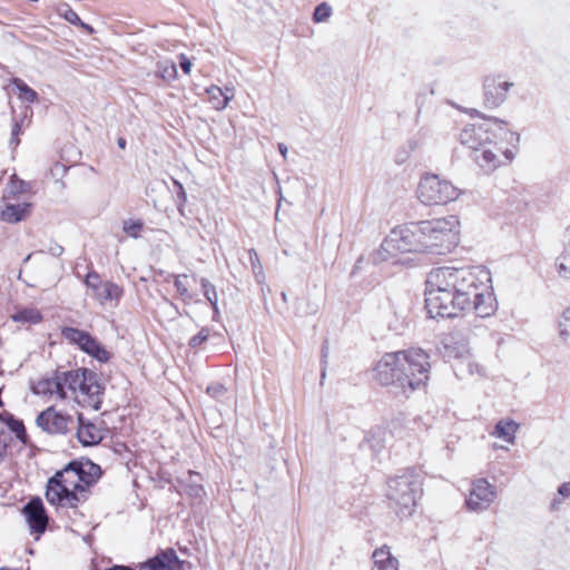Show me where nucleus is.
I'll return each instance as SVG.
<instances>
[{
	"mask_svg": "<svg viewBox=\"0 0 570 570\" xmlns=\"http://www.w3.org/2000/svg\"><path fill=\"white\" fill-rule=\"evenodd\" d=\"M332 14V8L327 3H321L315 8L313 19L315 22H324Z\"/></svg>",
	"mask_w": 570,
	"mask_h": 570,
	"instance_id": "33",
	"label": "nucleus"
},
{
	"mask_svg": "<svg viewBox=\"0 0 570 570\" xmlns=\"http://www.w3.org/2000/svg\"><path fill=\"white\" fill-rule=\"evenodd\" d=\"M479 266H471L469 267L468 272L465 273V287H470V285H476L479 284V281L474 279L475 271Z\"/></svg>",
	"mask_w": 570,
	"mask_h": 570,
	"instance_id": "39",
	"label": "nucleus"
},
{
	"mask_svg": "<svg viewBox=\"0 0 570 570\" xmlns=\"http://www.w3.org/2000/svg\"><path fill=\"white\" fill-rule=\"evenodd\" d=\"M208 337V331L207 330H202L197 335L193 336L190 338V346L193 347H196L198 345H200L203 342H205Z\"/></svg>",
	"mask_w": 570,
	"mask_h": 570,
	"instance_id": "37",
	"label": "nucleus"
},
{
	"mask_svg": "<svg viewBox=\"0 0 570 570\" xmlns=\"http://www.w3.org/2000/svg\"><path fill=\"white\" fill-rule=\"evenodd\" d=\"M423 479L415 471H406L389 479L385 495L400 518H407L415 511L422 493Z\"/></svg>",
	"mask_w": 570,
	"mask_h": 570,
	"instance_id": "4",
	"label": "nucleus"
},
{
	"mask_svg": "<svg viewBox=\"0 0 570 570\" xmlns=\"http://www.w3.org/2000/svg\"><path fill=\"white\" fill-rule=\"evenodd\" d=\"M85 283L101 305L116 306L124 294V289L119 285L111 282H101L97 274H88Z\"/></svg>",
	"mask_w": 570,
	"mask_h": 570,
	"instance_id": "13",
	"label": "nucleus"
},
{
	"mask_svg": "<svg viewBox=\"0 0 570 570\" xmlns=\"http://www.w3.org/2000/svg\"><path fill=\"white\" fill-rule=\"evenodd\" d=\"M499 135L501 139L472 151L474 161L487 174L512 161L518 151L519 136L515 132L502 128Z\"/></svg>",
	"mask_w": 570,
	"mask_h": 570,
	"instance_id": "5",
	"label": "nucleus"
},
{
	"mask_svg": "<svg viewBox=\"0 0 570 570\" xmlns=\"http://www.w3.org/2000/svg\"><path fill=\"white\" fill-rule=\"evenodd\" d=\"M519 424L510 419L500 420L493 431V435L502 439L508 443H513Z\"/></svg>",
	"mask_w": 570,
	"mask_h": 570,
	"instance_id": "26",
	"label": "nucleus"
},
{
	"mask_svg": "<svg viewBox=\"0 0 570 570\" xmlns=\"http://www.w3.org/2000/svg\"><path fill=\"white\" fill-rule=\"evenodd\" d=\"M190 283H195V279L189 278L187 275H179L175 278V287L181 299L187 303L194 299V294L189 292Z\"/></svg>",
	"mask_w": 570,
	"mask_h": 570,
	"instance_id": "28",
	"label": "nucleus"
},
{
	"mask_svg": "<svg viewBox=\"0 0 570 570\" xmlns=\"http://www.w3.org/2000/svg\"><path fill=\"white\" fill-rule=\"evenodd\" d=\"M63 373L57 375L55 379H41L32 385V392L37 395H52L56 394L59 399L65 400L68 397V392L63 386Z\"/></svg>",
	"mask_w": 570,
	"mask_h": 570,
	"instance_id": "18",
	"label": "nucleus"
},
{
	"mask_svg": "<svg viewBox=\"0 0 570 570\" xmlns=\"http://www.w3.org/2000/svg\"><path fill=\"white\" fill-rule=\"evenodd\" d=\"M79 428L77 438L83 445H96L102 440V431L92 423H85L81 414L78 415Z\"/></svg>",
	"mask_w": 570,
	"mask_h": 570,
	"instance_id": "22",
	"label": "nucleus"
},
{
	"mask_svg": "<svg viewBox=\"0 0 570 570\" xmlns=\"http://www.w3.org/2000/svg\"><path fill=\"white\" fill-rule=\"evenodd\" d=\"M559 327L562 336L566 337L570 335V307L563 312L559 322Z\"/></svg>",
	"mask_w": 570,
	"mask_h": 570,
	"instance_id": "36",
	"label": "nucleus"
},
{
	"mask_svg": "<svg viewBox=\"0 0 570 570\" xmlns=\"http://www.w3.org/2000/svg\"><path fill=\"white\" fill-rule=\"evenodd\" d=\"M561 504V500L554 499L551 503V509H557Z\"/></svg>",
	"mask_w": 570,
	"mask_h": 570,
	"instance_id": "43",
	"label": "nucleus"
},
{
	"mask_svg": "<svg viewBox=\"0 0 570 570\" xmlns=\"http://www.w3.org/2000/svg\"><path fill=\"white\" fill-rule=\"evenodd\" d=\"M415 196L424 206H445L459 199L461 190L451 181L442 179L439 175L428 173L420 178Z\"/></svg>",
	"mask_w": 570,
	"mask_h": 570,
	"instance_id": "7",
	"label": "nucleus"
},
{
	"mask_svg": "<svg viewBox=\"0 0 570 570\" xmlns=\"http://www.w3.org/2000/svg\"><path fill=\"white\" fill-rule=\"evenodd\" d=\"M484 87V105L488 108H497L507 99L508 91L513 87V82L508 81L502 76L487 77Z\"/></svg>",
	"mask_w": 570,
	"mask_h": 570,
	"instance_id": "14",
	"label": "nucleus"
},
{
	"mask_svg": "<svg viewBox=\"0 0 570 570\" xmlns=\"http://www.w3.org/2000/svg\"><path fill=\"white\" fill-rule=\"evenodd\" d=\"M23 515L32 533L41 534L46 531L48 517L41 499H32L23 508Z\"/></svg>",
	"mask_w": 570,
	"mask_h": 570,
	"instance_id": "16",
	"label": "nucleus"
},
{
	"mask_svg": "<svg viewBox=\"0 0 570 570\" xmlns=\"http://www.w3.org/2000/svg\"><path fill=\"white\" fill-rule=\"evenodd\" d=\"M557 271L563 278L570 279V242H568L558 257Z\"/></svg>",
	"mask_w": 570,
	"mask_h": 570,
	"instance_id": "29",
	"label": "nucleus"
},
{
	"mask_svg": "<svg viewBox=\"0 0 570 570\" xmlns=\"http://www.w3.org/2000/svg\"><path fill=\"white\" fill-rule=\"evenodd\" d=\"M190 479H196L191 483L187 484L185 488V492L194 499H203L205 495V489L202 484H199L197 481L200 480L199 474L197 473H189Z\"/></svg>",
	"mask_w": 570,
	"mask_h": 570,
	"instance_id": "31",
	"label": "nucleus"
},
{
	"mask_svg": "<svg viewBox=\"0 0 570 570\" xmlns=\"http://www.w3.org/2000/svg\"><path fill=\"white\" fill-rule=\"evenodd\" d=\"M23 190V181L12 176L9 183V193L16 194Z\"/></svg>",
	"mask_w": 570,
	"mask_h": 570,
	"instance_id": "38",
	"label": "nucleus"
},
{
	"mask_svg": "<svg viewBox=\"0 0 570 570\" xmlns=\"http://www.w3.org/2000/svg\"><path fill=\"white\" fill-rule=\"evenodd\" d=\"M193 63L191 61L185 56H180V68L186 75H189L191 71Z\"/></svg>",
	"mask_w": 570,
	"mask_h": 570,
	"instance_id": "40",
	"label": "nucleus"
},
{
	"mask_svg": "<svg viewBox=\"0 0 570 570\" xmlns=\"http://www.w3.org/2000/svg\"><path fill=\"white\" fill-rule=\"evenodd\" d=\"M71 421V416L63 415L53 407H48L37 417V423L42 430L56 434L66 433Z\"/></svg>",
	"mask_w": 570,
	"mask_h": 570,
	"instance_id": "15",
	"label": "nucleus"
},
{
	"mask_svg": "<svg viewBox=\"0 0 570 570\" xmlns=\"http://www.w3.org/2000/svg\"><path fill=\"white\" fill-rule=\"evenodd\" d=\"M14 132H18V125H14Z\"/></svg>",
	"mask_w": 570,
	"mask_h": 570,
	"instance_id": "47",
	"label": "nucleus"
},
{
	"mask_svg": "<svg viewBox=\"0 0 570 570\" xmlns=\"http://www.w3.org/2000/svg\"><path fill=\"white\" fill-rule=\"evenodd\" d=\"M63 386L68 396L72 397L80 405L99 409L102 386L98 375L85 367L63 372Z\"/></svg>",
	"mask_w": 570,
	"mask_h": 570,
	"instance_id": "6",
	"label": "nucleus"
},
{
	"mask_svg": "<svg viewBox=\"0 0 570 570\" xmlns=\"http://www.w3.org/2000/svg\"><path fill=\"white\" fill-rule=\"evenodd\" d=\"M119 148L125 149L126 148V140L124 138H119L117 141Z\"/></svg>",
	"mask_w": 570,
	"mask_h": 570,
	"instance_id": "42",
	"label": "nucleus"
},
{
	"mask_svg": "<svg viewBox=\"0 0 570 570\" xmlns=\"http://www.w3.org/2000/svg\"><path fill=\"white\" fill-rule=\"evenodd\" d=\"M465 112L472 120L465 126V145L472 151L501 139L499 132L502 128H508L505 122L497 118L480 116L474 109L465 110Z\"/></svg>",
	"mask_w": 570,
	"mask_h": 570,
	"instance_id": "8",
	"label": "nucleus"
},
{
	"mask_svg": "<svg viewBox=\"0 0 570 570\" xmlns=\"http://www.w3.org/2000/svg\"><path fill=\"white\" fill-rule=\"evenodd\" d=\"M11 320L21 325H33L41 322L42 315L35 307H20L11 315Z\"/></svg>",
	"mask_w": 570,
	"mask_h": 570,
	"instance_id": "25",
	"label": "nucleus"
},
{
	"mask_svg": "<svg viewBox=\"0 0 570 570\" xmlns=\"http://www.w3.org/2000/svg\"><path fill=\"white\" fill-rule=\"evenodd\" d=\"M497 498V490L485 479H478L471 483L469 495L465 498V505L473 511L488 509Z\"/></svg>",
	"mask_w": 570,
	"mask_h": 570,
	"instance_id": "12",
	"label": "nucleus"
},
{
	"mask_svg": "<svg viewBox=\"0 0 570 570\" xmlns=\"http://www.w3.org/2000/svg\"><path fill=\"white\" fill-rule=\"evenodd\" d=\"M568 229H569V232H570V227H569Z\"/></svg>",
	"mask_w": 570,
	"mask_h": 570,
	"instance_id": "48",
	"label": "nucleus"
},
{
	"mask_svg": "<svg viewBox=\"0 0 570 570\" xmlns=\"http://www.w3.org/2000/svg\"><path fill=\"white\" fill-rule=\"evenodd\" d=\"M73 18L78 19L77 14L75 12H71L70 21H73Z\"/></svg>",
	"mask_w": 570,
	"mask_h": 570,
	"instance_id": "46",
	"label": "nucleus"
},
{
	"mask_svg": "<svg viewBox=\"0 0 570 570\" xmlns=\"http://www.w3.org/2000/svg\"><path fill=\"white\" fill-rule=\"evenodd\" d=\"M471 305L473 313L479 317H490L498 309L497 298L494 293H488L478 297L466 301Z\"/></svg>",
	"mask_w": 570,
	"mask_h": 570,
	"instance_id": "20",
	"label": "nucleus"
},
{
	"mask_svg": "<svg viewBox=\"0 0 570 570\" xmlns=\"http://www.w3.org/2000/svg\"><path fill=\"white\" fill-rule=\"evenodd\" d=\"M461 243V218L449 215L396 226L374 252L375 263L412 267L420 254L446 255Z\"/></svg>",
	"mask_w": 570,
	"mask_h": 570,
	"instance_id": "1",
	"label": "nucleus"
},
{
	"mask_svg": "<svg viewBox=\"0 0 570 570\" xmlns=\"http://www.w3.org/2000/svg\"><path fill=\"white\" fill-rule=\"evenodd\" d=\"M7 424L10 430L16 433L17 438L24 441L26 431L21 421L13 419L11 415H8Z\"/></svg>",
	"mask_w": 570,
	"mask_h": 570,
	"instance_id": "35",
	"label": "nucleus"
},
{
	"mask_svg": "<svg viewBox=\"0 0 570 570\" xmlns=\"http://www.w3.org/2000/svg\"><path fill=\"white\" fill-rule=\"evenodd\" d=\"M463 294L425 292V309L430 318H453L463 309Z\"/></svg>",
	"mask_w": 570,
	"mask_h": 570,
	"instance_id": "9",
	"label": "nucleus"
},
{
	"mask_svg": "<svg viewBox=\"0 0 570 570\" xmlns=\"http://www.w3.org/2000/svg\"><path fill=\"white\" fill-rule=\"evenodd\" d=\"M30 213V205L27 203L6 205L0 212V219L14 224L23 220Z\"/></svg>",
	"mask_w": 570,
	"mask_h": 570,
	"instance_id": "24",
	"label": "nucleus"
},
{
	"mask_svg": "<svg viewBox=\"0 0 570 570\" xmlns=\"http://www.w3.org/2000/svg\"><path fill=\"white\" fill-rule=\"evenodd\" d=\"M11 86L13 89V92L17 95V97L29 104H33L38 101V94L29 87L26 82H23L20 79H13L11 81Z\"/></svg>",
	"mask_w": 570,
	"mask_h": 570,
	"instance_id": "27",
	"label": "nucleus"
},
{
	"mask_svg": "<svg viewBox=\"0 0 570 570\" xmlns=\"http://www.w3.org/2000/svg\"><path fill=\"white\" fill-rule=\"evenodd\" d=\"M61 333L68 342L77 345L97 361L106 363L110 360L111 354L88 333L73 327H63Z\"/></svg>",
	"mask_w": 570,
	"mask_h": 570,
	"instance_id": "11",
	"label": "nucleus"
},
{
	"mask_svg": "<svg viewBox=\"0 0 570 570\" xmlns=\"http://www.w3.org/2000/svg\"><path fill=\"white\" fill-rule=\"evenodd\" d=\"M158 76L167 81L175 80L178 76L176 63L170 60L158 62Z\"/></svg>",
	"mask_w": 570,
	"mask_h": 570,
	"instance_id": "30",
	"label": "nucleus"
},
{
	"mask_svg": "<svg viewBox=\"0 0 570 570\" xmlns=\"http://www.w3.org/2000/svg\"><path fill=\"white\" fill-rule=\"evenodd\" d=\"M73 18L78 19L77 14L75 12H71L70 21H73Z\"/></svg>",
	"mask_w": 570,
	"mask_h": 570,
	"instance_id": "45",
	"label": "nucleus"
},
{
	"mask_svg": "<svg viewBox=\"0 0 570 570\" xmlns=\"http://www.w3.org/2000/svg\"><path fill=\"white\" fill-rule=\"evenodd\" d=\"M62 253V247L61 246H57L55 249H53V254L56 255H60Z\"/></svg>",
	"mask_w": 570,
	"mask_h": 570,
	"instance_id": "44",
	"label": "nucleus"
},
{
	"mask_svg": "<svg viewBox=\"0 0 570 570\" xmlns=\"http://www.w3.org/2000/svg\"><path fill=\"white\" fill-rule=\"evenodd\" d=\"M124 232L132 238H138L142 229V223L137 219H129L124 222Z\"/></svg>",
	"mask_w": 570,
	"mask_h": 570,
	"instance_id": "32",
	"label": "nucleus"
},
{
	"mask_svg": "<svg viewBox=\"0 0 570 570\" xmlns=\"http://www.w3.org/2000/svg\"><path fill=\"white\" fill-rule=\"evenodd\" d=\"M373 570H399V561L389 547L383 546L373 552Z\"/></svg>",
	"mask_w": 570,
	"mask_h": 570,
	"instance_id": "23",
	"label": "nucleus"
},
{
	"mask_svg": "<svg viewBox=\"0 0 570 570\" xmlns=\"http://www.w3.org/2000/svg\"><path fill=\"white\" fill-rule=\"evenodd\" d=\"M202 286L205 296L210 302L214 309L217 311V294L215 287L207 279H202Z\"/></svg>",
	"mask_w": 570,
	"mask_h": 570,
	"instance_id": "34",
	"label": "nucleus"
},
{
	"mask_svg": "<svg viewBox=\"0 0 570 570\" xmlns=\"http://www.w3.org/2000/svg\"><path fill=\"white\" fill-rule=\"evenodd\" d=\"M474 275V279L479 281V284L465 288V302L478 297L479 294L493 293L491 275L484 266H479Z\"/></svg>",
	"mask_w": 570,
	"mask_h": 570,
	"instance_id": "19",
	"label": "nucleus"
},
{
	"mask_svg": "<svg viewBox=\"0 0 570 570\" xmlns=\"http://www.w3.org/2000/svg\"><path fill=\"white\" fill-rule=\"evenodd\" d=\"M99 475V466L91 462L70 463L49 479L46 499L52 505L73 508L82 500L88 487Z\"/></svg>",
	"mask_w": 570,
	"mask_h": 570,
	"instance_id": "3",
	"label": "nucleus"
},
{
	"mask_svg": "<svg viewBox=\"0 0 570 570\" xmlns=\"http://www.w3.org/2000/svg\"><path fill=\"white\" fill-rule=\"evenodd\" d=\"M558 493L563 498L570 497V482L562 483L558 489Z\"/></svg>",
	"mask_w": 570,
	"mask_h": 570,
	"instance_id": "41",
	"label": "nucleus"
},
{
	"mask_svg": "<svg viewBox=\"0 0 570 570\" xmlns=\"http://www.w3.org/2000/svg\"><path fill=\"white\" fill-rule=\"evenodd\" d=\"M462 287L463 273L461 268L442 266L429 273L425 292L462 294Z\"/></svg>",
	"mask_w": 570,
	"mask_h": 570,
	"instance_id": "10",
	"label": "nucleus"
},
{
	"mask_svg": "<svg viewBox=\"0 0 570 570\" xmlns=\"http://www.w3.org/2000/svg\"><path fill=\"white\" fill-rule=\"evenodd\" d=\"M430 372V354L420 347H409L385 353L373 367V379L380 385H397L413 392L428 385Z\"/></svg>",
	"mask_w": 570,
	"mask_h": 570,
	"instance_id": "2",
	"label": "nucleus"
},
{
	"mask_svg": "<svg viewBox=\"0 0 570 570\" xmlns=\"http://www.w3.org/2000/svg\"><path fill=\"white\" fill-rule=\"evenodd\" d=\"M183 568L184 562L177 553L173 549H167L141 563L139 570H184Z\"/></svg>",
	"mask_w": 570,
	"mask_h": 570,
	"instance_id": "17",
	"label": "nucleus"
},
{
	"mask_svg": "<svg viewBox=\"0 0 570 570\" xmlns=\"http://www.w3.org/2000/svg\"><path fill=\"white\" fill-rule=\"evenodd\" d=\"M206 92L209 104L217 111L225 110L235 96L234 88L223 89L216 85L209 86Z\"/></svg>",
	"mask_w": 570,
	"mask_h": 570,
	"instance_id": "21",
	"label": "nucleus"
}]
</instances>
